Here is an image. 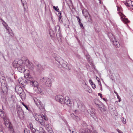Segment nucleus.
I'll list each match as a JSON object with an SVG mask.
<instances>
[{
    "mask_svg": "<svg viewBox=\"0 0 133 133\" xmlns=\"http://www.w3.org/2000/svg\"><path fill=\"white\" fill-rule=\"evenodd\" d=\"M12 64L13 67L17 68L19 72H24V76L26 71L27 70L29 71L28 70L25 69V66L31 70H33L34 67L32 64L30 63L27 58L25 57H23L21 59H15Z\"/></svg>",
    "mask_w": 133,
    "mask_h": 133,
    "instance_id": "f257e3e1",
    "label": "nucleus"
},
{
    "mask_svg": "<svg viewBox=\"0 0 133 133\" xmlns=\"http://www.w3.org/2000/svg\"><path fill=\"white\" fill-rule=\"evenodd\" d=\"M30 72L28 70H26L25 73V77L29 81L30 84L33 87V89H35L39 86L38 82L35 80H34V78L30 75Z\"/></svg>",
    "mask_w": 133,
    "mask_h": 133,
    "instance_id": "f03ea898",
    "label": "nucleus"
},
{
    "mask_svg": "<svg viewBox=\"0 0 133 133\" xmlns=\"http://www.w3.org/2000/svg\"><path fill=\"white\" fill-rule=\"evenodd\" d=\"M55 98L57 101L61 104L65 103L69 106H71L72 105L71 102L68 97L64 98L62 95H58L56 96Z\"/></svg>",
    "mask_w": 133,
    "mask_h": 133,
    "instance_id": "7ed1b4c3",
    "label": "nucleus"
},
{
    "mask_svg": "<svg viewBox=\"0 0 133 133\" xmlns=\"http://www.w3.org/2000/svg\"><path fill=\"white\" fill-rule=\"evenodd\" d=\"M34 116L35 119L39 122L41 125L44 126L45 125V123L44 121L43 120V118H44L45 120H46V118L42 115H39L38 114L35 113Z\"/></svg>",
    "mask_w": 133,
    "mask_h": 133,
    "instance_id": "20e7f679",
    "label": "nucleus"
},
{
    "mask_svg": "<svg viewBox=\"0 0 133 133\" xmlns=\"http://www.w3.org/2000/svg\"><path fill=\"white\" fill-rule=\"evenodd\" d=\"M117 11H118V13L120 17V18L124 24H127L129 23L130 21L128 19L126 18V16L123 14L122 12V8L121 7L117 6Z\"/></svg>",
    "mask_w": 133,
    "mask_h": 133,
    "instance_id": "39448f33",
    "label": "nucleus"
},
{
    "mask_svg": "<svg viewBox=\"0 0 133 133\" xmlns=\"http://www.w3.org/2000/svg\"><path fill=\"white\" fill-rule=\"evenodd\" d=\"M3 119L4 124L6 127L9 129H11L12 128V126L8 117L6 116H4L3 117Z\"/></svg>",
    "mask_w": 133,
    "mask_h": 133,
    "instance_id": "423d86ee",
    "label": "nucleus"
},
{
    "mask_svg": "<svg viewBox=\"0 0 133 133\" xmlns=\"http://www.w3.org/2000/svg\"><path fill=\"white\" fill-rule=\"evenodd\" d=\"M33 99L36 105L40 109L43 108V105L39 100L36 98H34Z\"/></svg>",
    "mask_w": 133,
    "mask_h": 133,
    "instance_id": "0eeeda50",
    "label": "nucleus"
},
{
    "mask_svg": "<svg viewBox=\"0 0 133 133\" xmlns=\"http://www.w3.org/2000/svg\"><path fill=\"white\" fill-rule=\"evenodd\" d=\"M79 133H92L91 131L88 128H81L79 130ZM93 133H98L96 130L93 131Z\"/></svg>",
    "mask_w": 133,
    "mask_h": 133,
    "instance_id": "6e6552de",
    "label": "nucleus"
},
{
    "mask_svg": "<svg viewBox=\"0 0 133 133\" xmlns=\"http://www.w3.org/2000/svg\"><path fill=\"white\" fill-rule=\"evenodd\" d=\"M42 81L45 82L46 85L49 87H50L51 85V81L48 78H43Z\"/></svg>",
    "mask_w": 133,
    "mask_h": 133,
    "instance_id": "1a4fd4ad",
    "label": "nucleus"
},
{
    "mask_svg": "<svg viewBox=\"0 0 133 133\" xmlns=\"http://www.w3.org/2000/svg\"><path fill=\"white\" fill-rule=\"evenodd\" d=\"M34 89L35 92L41 95H43L44 94L42 90L39 87V86Z\"/></svg>",
    "mask_w": 133,
    "mask_h": 133,
    "instance_id": "9d476101",
    "label": "nucleus"
},
{
    "mask_svg": "<svg viewBox=\"0 0 133 133\" xmlns=\"http://www.w3.org/2000/svg\"><path fill=\"white\" fill-rule=\"evenodd\" d=\"M78 102H77L78 107L79 109H83L84 108V106L82 102L80 101H78Z\"/></svg>",
    "mask_w": 133,
    "mask_h": 133,
    "instance_id": "9b49d317",
    "label": "nucleus"
},
{
    "mask_svg": "<svg viewBox=\"0 0 133 133\" xmlns=\"http://www.w3.org/2000/svg\"><path fill=\"white\" fill-rule=\"evenodd\" d=\"M45 127L46 130L49 132V133H52L53 132L52 130L51 127H50L49 125L48 124H46V125H45Z\"/></svg>",
    "mask_w": 133,
    "mask_h": 133,
    "instance_id": "f8f14e48",
    "label": "nucleus"
},
{
    "mask_svg": "<svg viewBox=\"0 0 133 133\" xmlns=\"http://www.w3.org/2000/svg\"><path fill=\"white\" fill-rule=\"evenodd\" d=\"M15 90L18 94H21L23 92V90L21 87H19L18 88L16 87L15 88Z\"/></svg>",
    "mask_w": 133,
    "mask_h": 133,
    "instance_id": "ddd939ff",
    "label": "nucleus"
},
{
    "mask_svg": "<svg viewBox=\"0 0 133 133\" xmlns=\"http://www.w3.org/2000/svg\"><path fill=\"white\" fill-rule=\"evenodd\" d=\"M53 56L54 57L55 59L59 63L60 61L61 60V58L58 55H57L56 54H54Z\"/></svg>",
    "mask_w": 133,
    "mask_h": 133,
    "instance_id": "4468645a",
    "label": "nucleus"
},
{
    "mask_svg": "<svg viewBox=\"0 0 133 133\" xmlns=\"http://www.w3.org/2000/svg\"><path fill=\"white\" fill-rule=\"evenodd\" d=\"M108 36L111 41L115 40V38L112 33L110 32H109L108 34Z\"/></svg>",
    "mask_w": 133,
    "mask_h": 133,
    "instance_id": "2eb2a0df",
    "label": "nucleus"
},
{
    "mask_svg": "<svg viewBox=\"0 0 133 133\" xmlns=\"http://www.w3.org/2000/svg\"><path fill=\"white\" fill-rule=\"evenodd\" d=\"M111 41L112 42L113 45L115 47L117 48L120 46V45L119 43L115 39Z\"/></svg>",
    "mask_w": 133,
    "mask_h": 133,
    "instance_id": "dca6fc26",
    "label": "nucleus"
},
{
    "mask_svg": "<svg viewBox=\"0 0 133 133\" xmlns=\"http://www.w3.org/2000/svg\"><path fill=\"white\" fill-rule=\"evenodd\" d=\"M133 1L130 0L127 1L125 3V4L127 6L130 7L132 5Z\"/></svg>",
    "mask_w": 133,
    "mask_h": 133,
    "instance_id": "f3484780",
    "label": "nucleus"
},
{
    "mask_svg": "<svg viewBox=\"0 0 133 133\" xmlns=\"http://www.w3.org/2000/svg\"><path fill=\"white\" fill-rule=\"evenodd\" d=\"M71 117L75 120L76 121H78L79 119V118L77 116L75 115L74 113H71L70 114Z\"/></svg>",
    "mask_w": 133,
    "mask_h": 133,
    "instance_id": "a211bd4d",
    "label": "nucleus"
},
{
    "mask_svg": "<svg viewBox=\"0 0 133 133\" xmlns=\"http://www.w3.org/2000/svg\"><path fill=\"white\" fill-rule=\"evenodd\" d=\"M82 14L84 16H85V18H87V17H88V15L89 14V13L87 10H83L82 11Z\"/></svg>",
    "mask_w": 133,
    "mask_h": 133,
    "instance_id": "6ab92c4d",
    "label": "nucleus"
},
{
    "mask_svg": "<svg viewBox=\"0 0 133 133\" xmlns=\"http://www.w3.org/2000/svg\"><path fill=\"white\" fill-rule=\"evenodd\" d=\"M19 95L23 101L25 100L26 96L24 92H22L21 94H19Z\"/></svg>",
    "mask_w": 133,
    "mask_h": 133,
    "instance_id": "aec40b11",
    "label": "nucleus"
},
{
    "mask_svg": "<svg viewBox=\"0 0 133 133\" xmlns=\"http://www.w3.org/2000/svg\"><path fill=\"white\" fill-rule=\"evenodd\" d=\"M30 129L31 130L32 133H36V130L33 127V125L32 124H30Z\"/></svg>",
    "mask_w": 133,
    "mask_h": 133,
    "instance_id": "412c9836",
    "label": "nucleus"
},
{
    "mask_svg": "<svg viewBox=\"0 0 133 133\" xmlns=\"http://www.w3.org/2000/svg\"><path fill=\"white\" fill-rule=\"evenodd\" d=\"M90 83L91 84L92 87L94 89L96 87L95 84L92 82V80L91 79H90L89 80Z\"/></svg>",
    "mask_w": 133,
    "mask_h": 133,
    "instance_id": "4be33fe9",
    "label": "nucleus"
},
{
    "mask_svg": "<svg viewBox=\"0 0 133 133\" xmlns=\"http://www.w3.org/2000/svg\"><path fill=\"white\" fill-rule=\"evenodd\" d=\"M94 103L96 106L99 108H100L99 106V103H100L98 99H95L94 100Z\"/></svg>",
    "mask_w": 133,
    "mask_h": 133,
    "instance_id": "5701e85b",
    "label": "nucleus"
},
{
    "mask_svg": "<svg viewBox=\"0 0 133 133\" xmlns=\"http://www.w3.org/2000/svg\"><path fill=\"white\" fill-rule=\"evenodd\" d=\"M45 131L44 130L42 127H40L39 128V130L38 131L39 133H41L42 132Z\"/></svg>",
    "mask_w": 133,
    "mask_h": 133,
    "instance_id": "b1692460",
    "label": "nucleus"
},
{
    "mask_svg": "<svg viewBox=\"0 0 133 133\" xmlns=\"http://www.w3.org/2000/svg\"><path fill=\"white\" fill-rule=\"evenodd\" d=\"M4 112L2 110H0V116L1 117H3L4 116Z\"/></svg>",
    "mask_w": 133,
    "mask_h": 133,
    "instance_id": "393cba45",
    "label": "nucleus"
},
{
    "mask_svg": "<svg viewBox=\"0 0 133 133\" xmlns=\"http://www.w3.org/2000/svg\"><path fill=\"white\" fill-rule=\"evenodd\" d=\"M90 115L93 118H94L95 116V115L92 111H91Z\"/></svg>",
    "mask_w": 133,
    "mask_h": 133,
    "instance_id": "a878e982",
    "label": "nucleus"
},
{
    "mask_svg": "<svg viewBox=\"0 0 133 133\" xmlns=\"http://www.w3.org/2000/svg\"><path fill=\"white\" fill-rule=\"evenodd\" d=\"M53 8L55 10V11L57 12H59V9L58 8V6H53Z\"/></svg>",
    "mask_w": 133,
    "mask_h": 133,
    "instance_id": "bb28decb",
    "label": "nucleus"
},
{
    "mask_svg": "<svg viewBox=\"0 0 133 133\" xmlns=\"http://www.w3.org/2000/svg\"><path fill=\"white\" fill-rule=\"evenodd\" d=\"M8 31L9 32V34L11 35V36H13L14 35V34L13 33H12V31L11 29H9V30H8Z\"/></svg>",
    "mask_w": 133,
    "mask_h": 133,
    "instance_id": "cd10ccee",
    "label": "nucleus"
},
{
    "mask_svg": "<svg viewBox=\"0 0 133 133\" xmlns=\"http://www.w3.org/2000/svg\"><path fill=\"white\" fill-rule=\"evenodd\" d=\"M57 30L58 31H60V27L59 25H57L56 26V31Z\"/></svg>",
    "mask_w": 133,
    "mask_h": 133,
    "instance_id": "c85d7f7f",
    "label": "nucleus"
},
{
    "mask_svg": "<svg viewBox=\"0 0 133 133\" xmlns=\"http://www.w3.org/2000/svg\"><path fill=\"white\" fill-rule=\"evenodd\" d=\"M18 81L19 82V83L20 84L23 85L24 83H23V79L22 80H21V79H19L18 80Z\"/></svg>",
    "mask_w": 133,
    "mask_h": 133,
    "instance_id": "c756f323",
    "label": "nucleus"
},
{
    "mask_svg": "<svg viewBox=\"0 0 133 133\" xmlns=\"http://www.w3.org/2000/svg\"><path fill=\"white\" fill-rule=\"evenodd\" d=\"M24 133H29V130L27 129H25L24 131Z\"/></svg>",
    "mask_w": 133,
    "mask_h": 133,
    "instance_id": "7c9ffc66",
    "label": "nucleus"
},
{
    "mask_svg": "<svg viewBox=\"0 0 133 133\" xmlns=\"http://www.w3.org/2000/svg\"><path fill=\"white\" fill-rule=\"evenodd\" d=\"M4 26L5 28L8 30H9L10 29L9 27L8 26V25L7 24L4 25Z\"/></svg>",
    "mask_w": 133,
    "mask_h": 133,
    "instance_id": "2f4dec72",
    "label": "nucleus"
},
{
    "mask_svg": "<svg viewBox=\"0 0 133 133\" xmlns=\"http://www.w3.org/2000/svg\"><path fill=\"white\" fill-rule=\"evenodd\" d=\"M79 23L81 28H82V29H83L84 28L83 25V24L81 23V22H80Z\"/></svg>",
    "mask_w": 133,
    "mask_h": 133,
    "instance_id": "473e14b6",
    "label": "nucleus"
},
{
    "mask_svg": "<svg viewBox=\"0 0 133 133\" xmlns=\"http://www.w3.org/2000/svg\"><path fill=\"white\" fill-rule=\"evenodd\" d=\"M76 17L77 19V20H78V21L79 23L80 22H80L81 21V19L79 18V17H78V16H76Z\"/></svg>",
    "mask_w": 133,
    "mask_h": 133,
    "instance_id": "72a5a7b5",
    "label": "nucleus"
},
{
    "mask_svg": "<svg viewBox=\"0 0 133 133\" xmlns=\"http://www.w3.org/2000/svg\"><path fill=\"white\" fill-rule=\"evenodd\" d=\"M98 95L100 97H101V98H102V94H101L100 93H98Z\"/></svg>",
    "mask_w": 133,
    "mask_h": 133,
    "instance_id": "f704fd0d",
    "label": "nucleus"
},
{
    "mask_svg": "<svg viewBox=\"0 0 133 133\" xmlns=\"http://www.w3.org/2000/svg\"><path fill=\"white\" fill-rule=\"evenodd\" d=\"M116 130L119 133H123L121 131L119 130L118 129H117Z\"/></svg>",
    "mask_w": 133,
    "mask_h": 133,
    "instance_id": "c9c22d12",
    "label": "nucleus"
},
{
    "mask_svg": "<svg viewBox=\"0 0 133 133\" xmlns=\"http://www.w3.org/2000/svg\"><path fill=\"white\" fill-rule=\"evenodd\" d=\"M3 132L2 127L1 126H0V133H3Z\"/></svg>",
    "mask_w": 133,
    "mask_h": 133,
    "instance_id": "e433bc0d",
    "label": "nucleus"
},
{
    "mask_svg": "<svg viewBox=\"0 0 133 133\" xmlns=\"http://www.w3.org/2000/svg\"><path fill=\"white\" fill-rule=\"evenodd\" d=\"M23 106L25 107V108L27 110H29L28 107L25 104H24V105H23Z\"/></svg>",
    "mask_w": 133,
    "mask_h": 133,
    "instance_id": "4c0bfd02",
    "label": "nucleus"
},
{
    "mask_svg": "<svg viewBox=\"0 0 133 133\" xmlns=\"http://www.w3.org/2000/svg\"><path fill=\"white\" fill-rule=\"evenodd\" d=\"M2 22L4 26V25L6 24V22L3 20H2Z\"/></svg>",
    "mask_w": 133,
    "mask_h": 133,
    "instance_id": "58836bf2",
    "label": "nucleus"
},
{
    "mask_svg": "<svg viewBox=\"0 0 133 133\" xmlns=\"http://www.w3.org/2000/svg\"><path fill=\"white\" fill-rule=\"evenodd\" d=\"M103 100L104 101H105V102H106L108 100L105 98H102Z\"/></svg>",
    "mask_w": 133,
    "mask_h": 133,
    "instance_id": "ea45409f",
    "label": "nucleus"
},
{
    "mask_svg": "<svg viewBox=\"0 0 133 133\" xmlns=\"http://www.w3.org/2000/svg\"><path fill=\"white\" fill-rule=\"evenodd\" d=\"M84 84L85 85V87H86L88 88V87L87 85V84L85 82L84 83Z\"/></svg>",
    "mask_w": 133,
    "mask_h": 133,
    "instance_id": "a19ab883",
    "label": "nucleus"
},
{
    "mask_svg": "<svg viewBox=\"0 0 133 133\" xmlns=\"http://www.w3.org/2000/svg\"><path fill=\"white\" fill-rule=\"evenodd\" d=\"M131 8L133 10V2H132V5H131Z\"/></svg>",
    "mask_w": 133,
    "mask_h": 133,
    "instance_id": "79ce46f5",
    "label": "nucleus"
},
{
    "mask_svg": "<svg viewBox=\"0 0 133 133\" xmlns=\"http://www.w3.org/2000/svg\"><path fill=\"white\" fill-rule=\"evenodd\" d=\"M20 103L23 105L25 104L23 102H21V101H20Z\"/></svg>",
    "mask_w": 133,
    "mask_h": 133,
    "instance_id": "37998d69",
    "label": "nucleus"
},
{
    "mask_svg": "<svg viewBox=\"0 0 133 133\" xmlns=\"http://www.w3.org/2000/svg\"><path fill=\"white\" fill-rule=\"evenodd\" d=\"M20 103L23 105L25 104L23 102H21V101H20Z\"/></svg>",
    "mask_w": 133,
    "mask_h": 133,
    "instance_id": "c03bdc74",
    "label": "nucleus"
},
{
    "mask_svg": "<svg viewBox=\"0 0 133 133\" xmlns=\"http://www.w3.org/2000/svg\"><path fill=\"white\" fill-rule=\"evenodd\" d=\"M117 98L118 99H119V98H120L119 96L118 95H117Z\"/></svg>",
    "mask_w": 133,
    "mask_h": 133,
    "instance_id": "a18cd8bd",
    "label": "nucleus"
},
{
    "mask_svg": "<svg viewBox=\"0 0 133 133\" xmlns=\"http://www.w3.org/2000/svg\"><path fill=\"white\" fill-rule=\"evenodd\" d=\"M89 55H88L87 56H86L87 58V59L88 58L89 59Z\"/></svg>",
    "mask_w": 133,
    "mask_h": 133,
    "instance_id": "49530a36",
    "label": "nucleus"
},
{
    "mask_svg": "<svg viewBox=\"0 0 133 133\" xmlns=\"http://www.w3.org/2000/svg\"><path fill=\"white\" fill-rule=\"evenodd\" d=\"M96 79H97V81L98 82H99V78H98V77H97L96 78Z\"/></svg>",
    "mask_w": 133,
    "mask_h": 133,
    "instance_id": "de8ad7c7",
    "label": "nucleus"
},
{
    "mask_svg": "<svg viewBox=\"0 0 133 133\" xmlns=\"http://www.w3.org/2000/svg\"><path fill=\"white\" fill-rule=\"evenodd\" d=\"M99 82V85H100V87H101V86H102V84H101V82L99 81V82Z\"/></svg>",
    "mask_w": 133,
    "mask_h": 133,
    "instance_id": "09e8293b",
    "label": "nucleus"
},
{
    "mask_svg": "<svg viewBox=\"0 0 133 133\" xmlns=\"http://www.w3.org/2000/svg\"><path fill=\"white\" fill-rule=\"evenodd\" d=\"M114 92L115 93V94L117 95H118L117 93L115 91H114Z\"/></svg>",
    "mask_w": 133,
    "mask_h": 133,
    "instance_id": "8fccbe9b",
    "label": "nucleus"
},
{
    "mask_svg": "<svg viewBox=\"0 0 133 133\" xmlns=\"http://www.w3.org/2000/svg\"><path fill=\"white\" fill-rule=\"evenodd\" d=\"M100 89H101V90L102 91V86H101L100 87Z\"/></svg>",
    "mask_w": 133,
    "mask_h": 133,
    "instance_id": "3c124183",
    "label": "nucleus"
},
{
    "mask_svg": "<svg viewBox=\"0 0 133 133\" xmlns=\"http://www.w3.org/2000/svg\"><path fill=\"white\" fill-rule=\"evenodd\" d=\"M119 99V102H120L121 101V98H119V99Z\"/></svg>",
    "mask_w": 133,
    "mask_h": 133,
    "instance_id": "603ef678",
    "label": "nucleus"
},
{
    "mask_svg": "<svg viewBox=\"0 0 133 133\" xmlns=\"http://www.w3.org/2000/svg\"><path fill=\"white\" fill-rule=\"evenodd\" d=\"M41 133H46V131H44L43 132H42Z\"/></svg>",
    "mask_w": 133,
    "mask_h": 133,
    "instance_id": "864d4df0",
    "label": "nucleus"
},
{
    "mask_svg": "<svg viewBox=\"0 0 133 133\" xmlns=\"http://www.w3.org/2000/svg\"><path fill=\"white\" fill-rule=\"evenodd\" d=\"M4 88L6 89V91L7 90V87L5 86Z\"/></svg>",
    "mask_w": 133,
    "mask_h": 133,
    "instance_id": "5fc2aeb1",
    "label": "nucleus"
},
{
    "mask_svg": "<svg viewBox=\"0 0 133 133\" xmlns=\"http://www.w3.org/2000/svg\"><path fill=\"white\" fill-rule=\"evenodd\" d=\"M123 123L124 124H125V121L124 120H123Z\"/></svg>",
    "mask_w": 133,
    "mask_h": 133,
    "instance_id": "6e6d98bb",
    "label": "nucleus"
},
{
    "mask_svg": "<svg viewBox=\"0 0 133 133\" xmlns=\"http://www.w3.org/2000/svg\"><path fill=\"white\" fill-rule=\"evenodd\" d=\"M51 29H50V30H49V33L50 34V35H51Z\"/></svg>",
    "mask_w": 133,
    "mask_h": 133,
    "instance_id": "4d7b16f0",
    "label": "nucleus"
},
{
    "mask_svg": "<svg viewBox=\"0 0 133 133\" xmlns=\"http://www.w3.org/2000/svg\"><path fill=\"white\" fill-rule=\"evenodd\" d=\"M2 91L3 92V93H4V91L3 90V88H2Z\"/></svg>",
    "mask_w": 133,
    "mask_h": 133,
    "instance_id": "13d9d810",
    "label": "nucleus"
},
{
    "mask_svg": "<svg viewBox=\"0 0 133 133\" xmlns=\"http://www.w3.org/2000/svg\"><path fill=\"white\" fill-rule=\"evenodd\" d=\"M131 98L132 101H133V96L132 97H131Z\"/></svg>",
    "mask_w": 133,
    "mask_h": 133,
    "instance_id": "bf43d9fd",
    "label": "nucleus"
},
{
    "mask_svg": "<svg viewBox=\"0 0 133 133\" xmlns=\"http://www.w3.org/2000/svg\"><path fill=\"white\" fill-rule=\"evenodd\" d=\"M38 67H40V66H41V65H39V64H38Z\"/></svg>",
    "mask_w": 133,
    "mask_h": 133,
    "instance_id": "052dcab7",
    "label": "nucleus"
},
{
    "mask_svg": "<svg viewBox=\"0 0 133 133\" xmlns=\"http://www.w3.org/2000/svg\"><path fill=\"white\" fill-rule=\"evenodd\" d=\"M77 110H76L75 111V112H77Z\"/></svg>",
    "mask_w": 133,
    "mask_h": 133,
    "instance_id": "680f3d73",
    "label": "nucleus"
},
{
    "mask_svg": "<svg viewBox=\"0 0 133 133\" xmlns=\"http://www.w3.org/2000/svg\"><path fill=\"white\" fill-rule=\"evenodd\" d=\"M89 90L90 91H89V92L90 93L91 92V90Z\"/></svg>",
    "mask_w": 133,
    "mask_h": 133,
    "instance_id": "e2e57ef3",
    "label": "nucleus"
},
{
    "mask_svg": "<svg viewBox=\"0 0 133 133\" xmlns=\"http://www.w3.org/2000/svg\"><path fill=\"white\" fill-rule=\"evenodd\" d=\"M86 124V123H83V124H84V125L85 124Z\"/></svg>",
    "mask_w": 133,
    "mask_h": 133,
    "instance_id": "0e129e2a",
    "label": "nucleus"
},
{
    "mask_svg": "<svg viewBox=\"0 0 133 133\" xmlns=\"http://www.w3.org/2000/svg\"><path fill=\"white\" fill-rule=\"evenodd\" d=\"M1 20L2 21V20H3L2 18L1 19Z\"/></svg>",
    "mask_w": 133,
    "mask_h": 133,
    "instance_id": "69168bd1",
    "label": "nucleus"
},
{
    "mask_svg": "<svg viewBox=\"0 0 133 133\" xmlns=\"http://www.w3.org/2000/svg\"><path fill=\"white\" fill-rule=\"evenodd\" d=\"M103 130V131H104L105 132V130Z\"/></svg>",
    "mask_w": 133,
    "mask_h": 133,
    "instance_id": "338daca9",
    "label": "nucleus"
},
{
    "mask_svg": "<svg viewBox=\"0 0 133 133\" xmlns=\"http://www.w3.org/2000/svg\"><path fill=\"white\" fill-rule=\"evenodd\" d=\"M99 0V1H100V0Z\"/></svg>",
    "mask_w": 133,
    "mask_h": 133,
    "instance_id": "774afa93",
    "label": "nucleus"
}]
</instances>
